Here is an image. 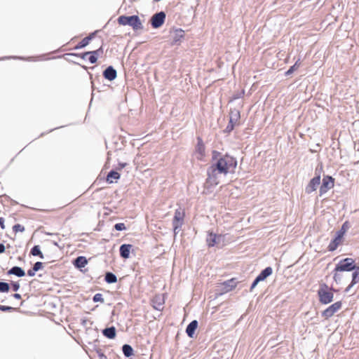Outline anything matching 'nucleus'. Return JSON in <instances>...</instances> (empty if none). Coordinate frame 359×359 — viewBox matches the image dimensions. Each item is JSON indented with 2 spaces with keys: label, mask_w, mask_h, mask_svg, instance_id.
Returning a JSON list of instances; mask_svg holds the SVG:
<instances>
[{
  "label": "nucleus",
  "mask_w": 359,
  "mask_h": 359,
  "mask_svg": "<svg viewBox=\"0 0 359 359\" xmlns=\"http://www.w3.org/2000/svg\"><path fill=\"white\" fill-rule=\"evenodd\" d=\"M212 159L216 168L223 172L226 176L228 173H233L237 166V160L229 154L222 155L219 152L214 151L212 152Z\"/></svg>",
  "instance_id": "f257e3e1"
},
{
  "label": "nucleus",
  "mask_w": 359,
  "mask_h": 359,
  "mask_svg": "<svg viewBox=\"0 0 359 359\" xmlns=\"http://www.w3.org/2000/svg\"><path fill=\"white\" fill-rule=\"evenodd\" d=\"M335 271L340 272L352 271L351 277H353L354 280H356L359 277V266L353 258L346 257L340 259L335 264Z\"/></svg>",
  "instance_id": "f03ea898"
},
{
  "label": "nucleus",
  "mask_w": 359,
  "mask_h": 359,
  "mask_svg": "<svg viewBox=\"0 0 359 359\" xmlns=\"http://www.w3.org/2000/svg\"><path fill=\"white\" fill-rule=\"evenodd\" d=\"M336 290L333 287H329L325 283H321L317 291L318 301L321 304L327 305L334 300V292Z\"/></svg>",
  "instance_id": "7ed1b4c3"
},
{
  "label": "nucleus",
  "mask_w": 359,
  "mask_h": 359,
  "mask_svg": "<svg viewBox=\"0 0 359 359\" xmlns=\"http://www.w3.org/2000/svg\"><path fill=\"white\" fill-rule=\"evenodd\" d=\"M118 22L121 25H129L132 27L134 30L143 29L142 23L137 15H121L118 18Z\"/></svg>",
  "instance_id": "20e7f679"
},
{
  "label": "nucleus",
  "mask_w": 359,
  "mask_h": 359,
  "mask_svg": "<svg viewBox=\"0 0 359 359\" xmlns=\"http://www.w3.org/2000/svg\"><path fill=\"white\" fill-rule=\"evenodd\" d=\"M208 178L206 183L210 186H216L219 183L220 176L223 175L222 172L216 168L215 163H212L207 170Z\"/></svg>",
  "instance_id": "39448f33"
},
{
  "label": "nucleus",
  "mask_w": 359,
  "mask_h": 359,
  "mask_svg": "<svg viewBox=\"0 0 359 359\" xmlns=\"http://www.w3.org/2000/svg\"><path fill=\"white\" fill-rule=\"evenodd\" d=\"M238 283V281L236 278L226 280L220 284V286L219 287V288L217 290L218 292H217V294L218 295H222L224 293H227L233 290L237 286Z\"/></svg>",
  "instance_id": "423d86ee"
},
{
  "label": "nucleus",
  "mask_w": 359,
  "mask_h": 359,
  "mask_svg": "<svg viewBox=\"0 0 359 359\" xmlns=\"http://www.w3.org/2000/svg\"><path fill=\"white\" fill-rule=\"evenodd\" d=\"M226 235L216 234L212 232L208 233L206 241L208 247H214L215 245H225Z\"/></svg>",
  "instance_id": "0eeeda50"
},
{
  "label": "nucleus",
  "mask_w": 359,
  "mask_h": 359,
  "mask_svg": "<svg viewBox=\"0 0 359 359\" xmlns=\"http://www.w3.org/2000/svg\"><path fill=\"white\" fill-rule=\"evenodd\" d=\"M91 259H87L86 257L80 255L72 260V264L74 267L82 273L88 271L87 269H85L86 266L88 265L89 260Z\"/></svg>",
  "instance_id": "6e6552de"
},
{
  "label": "nucleus",
  "mask_w": 359,
  "mask_h": 359,
  "mask_svg": "<svg viewBox=\"0 0 359 359\" xmlns=\"http://www.w3.org/2000/svg\"><path fill=\"white\" fill-rule=\"evenodd\" d=\"M342 306L341 301H337L327 307L321 312V316L325 319H328L334 316Z\"/></svg>",
  "instance_id": "1a4fd4ad"
},
{
  "label": "nucleus",
  "mask_w": 359,
  "mask_h": 359,
  "mask_svg": "<svg viewBox=\"0 0 359 359\" xmlns=\"http://www.w3.org/2000/svg\"><path fill=\"white\" fill-rule=\"evenodd\" d=\"M334 180L332 177L328 175L324 176L323 178L322 184L320 187V196H322L325 193H327L328 190L332 189L334 187Z\"/></svg>",
  "instance_id": "9d476101"
},
{
  "label": "nucleus",
  "mask_w": 359,
  "mask_h": 359,
  "mask_svg": "<svg viewBox=\"0 0 359 359\" xmlns=\"http://www.w3.org/2000/svg\"><path fill=\"white\" fill-rule=\"evenodd\" d=\"M348 229V222H346L343 224L341 229L336 232V236L334 238L328 247H332V245H334V247H337L340 244L341 238L344 236Z\"/></svg>",
  "instance_id": "9b49d317"
},
{
  "label": "nucleus",
  "mask_w": 359,
  "mask_h": 359,
  "mask_svg": "<svg viewBox=\"0 0 359 359\" xmlns=\"http://www.w3.org/2000/svg\"><path fill=\"white\" fill-rule=\"evenodd\" d=\"M165 16L163 11L155 13L150 20L152 27L156 29L162 26L165 22Z\"/></svg>",
  "instance_id": "f8f14e48"
},
{
  "label": "nucleus",
  "mask_w": 359,
  "mask_h": 359,
  "mask_svg": "<svg viewBox=\"0 0 359 359\" xmlns=\"http://www.w3.org/2000/svg\"><path fill=\"white\" fill-rule=\"evenodd\" d=\"M198 327V322L197 320H193L187 325L185 332L189 338H194Z\"/></svg>",
  "instance_id": "ddd939ff"
},
{
  "label": "nucleus",
  "mask_w": 359,
  "mask_h": 359,
  "mask_svg": "<svg viewBox=\"0 0 359 359\" xmlns=\"http://www.w3.org/2000/svg\"><path fill=\"white\" fill-rule=\"evenodd\" d=\"M320 175L314 177L313 179L311 180L309 184L306 186V187L305 189L306 193L311 194V192L316 191L317 187L320 184Z\"/></svg>",
  "instance_id": "4468645a"
},
{
  "label": "nucleus",
  "mask_w": 359,
  "mask_h": 359,
  "mask_svg": "<svg viewBox=\"0 0 359 359\" xmlns=\"http://www.w3.org/2000/svg\"><path fill=\"white\" fill-rule=\"evenodd\" d=\"M8 276H15L18 278H22L26 275L25 271L20 266H14L6 272Z\"/></svg>",
  "instance_id": "2eb2a0df"
},
{
  "label": "nucleus",
  "mask_w": 359,
  "mask_h": 359,
  "mask_svg": "<svg viewBox=\"0 0 359 359\" xmlns=\"http://www.w3.org/2000/svg\"><path fill=\"white\" fill-rule=\"evenodd\" d=\"M102 334L104 337L109 339H114L116 337V329L114 325L106 327L102 330Z\"/></svg>",
  "instance_id": "dca6fc26"
},
{
  "label": "nucleus",
  "mask_w": 359,
  "mask_h": 359,
  "mask_svg": "<svg viewBox=\"0 0 359 359\" xmlns=\"http://www.w3.org/2000/svg\"><path fill=\"white\" fill-rule=\"evenodd\" d=\"M184 217V213L182 212L180 210H177L175 212L174 220H173V226L175 231L181 226L182 224V220Z\"/></svg>",
  "instance_id": "f3484780"
},
{
  "label": "nucleus",
  "mask_w": 359,
  "mask_h": 359,
  "mask_svg": "<svg viewBox=\"0 0 359 359\" xmlns=\"http://www.w3.org/2000/svg\"><path fill=\"white\" fill-rule=\"evenodd\" d=\"M103 76L106 79L113 81L116 78L117 73L112 66H109L103 72Z\"/></svg>",
  "instance_id": "a211bd4d"
},
{
  "label": "nucleus",
  "mask_w": 359,
  "mask_h": 359,
  "mask_svg": "<svg viewBox=\"0 0 359 359\" xmlns=\"http://www.w3.org/2000/svg\"><path fill=\"white\" fill-rule=\"evenodd\" d=\"M44 268V263L41 262H36L34 263L32 267L27 270V274L29 277L35 276L36 273Z\"/></svg>",
  "instance_id": "6ab92c4d"
},
{
  "label": "nucleus",
  "mask_w": 359,
  "mask_h": 359,
  "mask_svg": "<svg viewBox=\"0 0 359 359\" xmlns=\"http://www.w3.org/2000/svg\"><path fill=\"white\" fill-rule=\"evenodd\" d=\"M165 303L164 298L161 296H155L152 299V306L155 310L161 311Z\"/></svg>",
  "instance_id": "aec40b11"
},
{
  "label": "nucleus",
  "mask_w": 359,
  "mask_h": 359,
  "mask_svg": "<svg viewBox=\"0 0 359 359\" xmlns=\"http://www.w3.org/2000/svg\"><path fill=\"white\" fill-rule=\"evenodd\" d=\"M196 153L198 155L197 158L202 159L205 156V145L201 137H198V144L196 147Z\"/></svg>",
  "instance_id": "412c9836"
},
{
  "label": "nucleus",
  "mask_w": 359,
  "mask_h": 359,
  "mask_svg": "<svg viewBox=\"0 0 359 359\" xmlns=\"http://www.w3.org/2000/svg\"><path fill=\"white\" fill-rule=\"evenodd\" d=\"M170 33L172 39V42L174 43H177L180 42L181 39L184 37V32L181 29H176Z\"/></svg>",
  "instance_id": "4be33fe9"
},
{
  "label": "nucleus",
  "mask_w": 359,
  "mask_h": 359,
  "mask_svg": "<svg viewBox=\"0 0 359 359\" xmlns=\"http://www.w3.org/2000/svg\"><path fill=\"white\" fill-rule=\"evenodd\" d=\"M121 350L123 355L126 358H130L135 355V351L133 348L128 344H124L121 347Z\"/></svg>",
  "instance_id": "5701e85b"
},
{
  "label": "nucleus",
  "mask_w": 359,
  "mask_h": 359,
  "mask_svg": "<svg viewBox=\"0 0 359 359\" xmlns=\"http://www.w3.org/2000/svg\"><path fill=\"white\" fill-rule=\"evenodd\" d=\"M117 276L115 273L111 271H107L104 274V281L107 284H113L117 282Z\"/></svg>",
  "instance_id": "b1692460"
},
{
  "label": "nucleus",
  "mask_w": 359,
  "mask_h": 359,
  "mask_svg": "<svg viewBox=\"0 0 359 359\" xmlns=\"http://www.w3.org/2000/svg\"><path fill=\"white\" fill-rule=\"evenodd\" d=\"M240 118V112L238 110H232L230 113V123H231V128H233L234 124L236 123V122L238 121Z\"/></svg>",
  "instance_id": "393cba45"
},
{
  "label": "nucleus",
  "mask_w": 359,
  "mask_h": 359,
  "mask_svg": "<svg viewBox=\"0 0 359 359\" xmlns=\"http://www.w3.org/2000/svg\"><path fill=\"white\" fill-rule=\"evenodd\" d=\"M94 33L90 34L89 36L83 38L75 47V49H80L86 47L90 42V41L93 38Z\"/></svg>",
  "instance_id": "a878e982"
},
{
  "label": "nucleus",
  "mask_w": 359,
  "mask_h": 359,
  "mask_svg": "<svg viewBox=\"0 0 359 359\" xmlns=\"http://www.w3.org/2000/svg\"><path fill=\"white\" fill-rule=\"evenodd\" d=\"M120 256L126 259L130 257V253L134 254V248H119Z\"/></svg>",
  "instance_id": "bb28decb"
},
{
  "label": "nucleus",
  "mask_w": 359,
  "mask_h": 359,
  "mask_svg": "<svg viewBox=\"0 0 359 359\" xmlns=\"http://www.w3.org/2000/svg\"><path fill=\"white\" fill-rule=\"evenodd\" d=\"M273 273V269L271 266H266L264 269H262L259 274L265 280L269 276H270Z\"/></svg>",
  "instance_id": "cd10ccee"
},
{
  "label": "nucleus",
  "mask_w": 359,
  "mask_h": 359,
  "mask_svg": "<svg viewBox=\"0 0 359 359\" xmlns=\"http://www.w3.org/2000/svg\"><path fill=\"white\" fill-rule=\"evenodd\" d=\"M120 178V174L115 171V170H111L107 177V180L109 183H113V180H118Z\"/></svg>",
  "instance_id": "c85d7f7f"
},
{
  "label": "nucleus",
  "mask_w": 359,
  "mask_h": 359,
  "mask_svg": "<svg viewBox=\"0 0 359 359\" xmlns=\"http://www.w3.org/2000/svg\"><path fill=\"white\" fill-rule=\"evenodd\" d=\"M10 284L6 281H0V292L8 293L10 291Z\"/></svg>",
  "instance_id": "c756f323"
},
{
  "label": "nucleus",
  "mask_w": 359,
  "mask_h": 359,
  "mask_svg": "<svg viewBox=\"0 0 359 359\" xmlns=\"http://www.w3.org/2000/svg\"><path fill=\"white\" fill-rule=\"evenodd\" d=\"M300 60L298 59L294 65L291 66L290 69L285 72V76H289L292 74L294 71H296L300 66Z\"/></svg>",
  "instance_id": "7c9ffc66"
},
{
  "label": "nucleus",
  "mask_w": 359,
  "mask_h": 359,
  "mask_svg": "<svg viewBox=\"0 0 359 359\" xmlns=\"http://www.w3.org/2000/svg\"><path fill=\"white\" fill-rule=\"evenodd\" d=\"M41 248H31L30 255L34 257H39L41 259H44V255L41 250Z\"/></svg>",
  "instance_id": "2f4dec72"
},
{
  "label": "nucleus",
  "mask_w": 359,
  "mask_h": 359,
  "mask_svg": "<svg viewBox=\"0 0 359 359\" xmlns=\"http://www.w3.org/2000/svg\"><path fill=\"white\" fill-rule=\"evenodd\" d=\"M332 273H333V279L335 281V283L337 285L340 284L342 279V275L339 273L340 271H336L334 268Z\"/></svg>",
  "instance_id": "473e14b6"
},
{
  "label": "nucleus",
  "mask_w": 359,
  "mask_h": 359,
  "mask_svg": "<svg viewBox=\"0 0 359 359\" xmlns=\"http://www.w3.org/2000/svg\"><path fill=\"white\" fill-rule=\"evenodd\" d=\"M0 311L3 312L18 311L19 309L11 306L0 305Z\"/></svg>",
  "instance_id": "72a5a7b5"
},
{
  "label": "nucleus",
  "mask_w": 359,
  "mask_h": 359,
  "mask_svg": "<svg viewBox=\"0 0 359 359\" xmlns=\"http://www.w3.org/2000/svg\"><path fill=\"white\" fill-rule=\"evenodd\" d=\"M93 301L95 303H97V302H100L102 304L104 303V299L102 294H101V293L95 294L93 297Z\"/></svg>",
  "instance_id": "f704fd0d"
},
{
  "label": "nucleus",
  "mask_w": 359,
  "mask_h": 359,
  "mask_svg": "<svg viewBox=\"0 0 359 359\" xmlns=\"http://www.w3.org/2000/svg\"><path fill=\"white\" fill-rule=\"evenodd\" d=\"M19 282H20L19 280L18 281H13V280L11 281V283L9 284H10L11 288L12 289L13 291L18 292L20 290V284Z\"/></svg>",
  "instance_id": "c9c22d12"
},
{
  "label": "nucleus",
  "mask_w": 359,
  "mask_h": 359,
  "mask_svg": "<svg viewBox=\"0 0 359 359\" xmlns=\"http://www.w3.org/2000/svg\"><path fill=\"white\" fill-rule=\"evenodd\" d=\"M13 229L15 232H22L25 228L21 224H17L13 226Z\"/></svg>",
  "instance_id": "e433bc0d"
},
{
  "label": "nucleus",
  "mask_w": 359,
  "mask_h": 359,
  "mask_svg": "<svg viewBox=\"0 0 359 359\" xmlns=\"http://www.w3.org/2000/svg\"><path fill=\"white\" fill-rule=\"evenodd\" d=\"M90 53H93L95 57L97 58L99 56H100L103 53V49L102 47L99 48L98 49L90 51Z\"/></svg>",
  "instance_id": "4c0bfd02"
},
{
  "label": "nucleus",
  "mask_w": 359,
  "mask_h": 359,
  "mask_svg": "<svg viewBox=\"0 0 359 359\" xmlns=\"http://www.w3.org/2000/svg\"><path fill=\"white\" fill-rule=\"evenodd\" d=\"M95 351L97 354V356L99 357L100 359H107V356L104 355V353L102 352V351L97 348L95 349Z\"/></svg>",
  "instance_id": "58836bf2"
},
{
  "label": "nucleus",
  "mask_w": 359,
  "mask_h": 359,
  "mask_svg": "<svg viewBox=\"0 0 359 359\" xmlns=\"http://www.w3.org/2000/svg\"><path fill=\"white\" fill-rule=\"evenodd\" d=\"M114 228L117 231H123L126 229V226L123 223H117L115 224Z\"/></svg>",
  "instance_id": "ea45409f"
},
{
  "label": "nucleus",
  "mask_w": 359,
  "mask_h": 359,
  "mask_svg": "<svg viewBox=\"0 0 359 359\" xmlns=\"http://www.w3.org/2000/svg\"><path fill=\"white\" fill-rule=\"evenodd\" d=\"M88 60L91 64H94L97 62V58L93 53H90Z\"/></svg>",
  "instance_id": "a19ab883"
},
{
  "label": "nucleus",
  "mask_w": 359,
  "mask_h": 359,
  "mask_svg": "<svg viewBox=\"0 0 359 359\" xmlns=\"http://www.w3.org/2000/svg\"><path fill=\"white\" fill-rule=\"evenodd\" d=\"M258 283H259L257 282V280L254 279L252 283H251V285H250V291L252 292L257 287Z\"/></svg>",
  "instance_id": "79ce46f5"
},
{
  "label": "nucleus",
  "mask_w": 359,
  "mask_h": 359,
  "mask_svg": "<svg viewBox=\"0 0 359 359\" xmlns=\"http://www.w3.org/2000/svg\"><path fill=\"white\" fill-rule=\"evenodd\" d=\"M25 253H26V250H24L23 253H22V256H18V260H19L20 262H25Z\"/></svg>",
  "instance_id": "37998d69"
},
{
  "label": "nucleus",
  "mask_w": 359,
  "mask_h": 359,
  "mask_svg": "<svg viewBox=\"0 0 359 359\" xmlns=\"http://www.w3.org/2000/svg\"><path fill=\"white\" fill-rule=\"evenodd\" d=\"M90 52H86L81 54V58L83 60H86L88 57V55H90Z\"/></svg>",
  "instance_id": "c03bdc74"
},
{
  "label": "nucleus",
  "mask_w": 359,
  "mask_h": 359,
  "mask_svg": "<svg viewBox=\"0 0 359 359\" xmlns=\"http://www.w3.org/2000/svg\"><path fill=\"white\" fill-rule=\"evenodd\" d=\"M11 296L16 299H20L22 298L21 294L19 293H17L16 292H15V293L13 294Z\"/></svg>",
  "instance_id": "a18cd8bd"
},
{
  "label": "nucleus",
  "mask_w": 359,
  "mask_h": 359,
  "mask_svg": "<svg viewBox=\"0 0 359 359\" xmlns=\"http://www.w3.org/2000/svg\"><path fill=\"white\" fill-rule=\"evenodd\" d=\"M255 280H257L258 283L262 282V281H264V280L263 279V278H262V276H260V274H258V275L255 277Z\"/></svg>",
  "instance_id": "49530a36"
},
{
  "label": "nucleus",
  "mask_w": 359,
  "mask_h": 359,
  "mask_svg": "<svg viewBox=\"0 0 359 359\" xmlns=\"http://www.w3.org/2000/svg\"><path fill=\"white\" fill-rule=\"evenodd\" d=\"M81 325H83V326H86V323H87V322H88V319H86V318H82V319L81 320Z\"/></svg>",
  "instance_id": "de8ad7c7"
},
{
  "label": "nucleus",
  "mask_w": 359,
  "mask_h": 359,
  "mask_svg": "<svg viewBox=\"0 0 359 359\" xmlns=\"http://www.w3.org/2000/svg\"><path fill=\"white\" fill-rule=\"evenodd\" d=\"M0 226L2 229H4V219L2 217L0 218Z\"/></svg>",
  "instance_id": "09e8293b"
},
{
  "label": "nucleus",
  "mask_w": 359,
  "mask_h": 359,
  "mask_svg": "<svg viewBox=\"0 0 359 359\" xmlns=\"http://www.w3.org/2000/svg\"><path fill=\"white\" fill-rule=\"evenodd\" d=\"M120 247H133L130 244H122Z\"/></svg>",
  "instance_id": "8fccbe9b"
},
{
  "label": "nucleus",
  "mask_w": 359,
  "mask_h": 359,
  "mask_svg": "<svg viewBox=\"0 0 359 359\" xmlns=\"http://www.w3.org/2000/svg\"><path fill=\"white\" fill-rule=\"evenodd\" d=\"M126 163H120L119 164V166H120V168L122 169L125 166H126Z\"/></svg>",
  "instance_id": "3c124183"
},
{
  "label": "nucleus",
  "mask_w": 359,
  "mask_h": 359,
  "mask_svg": "<svg viewBox=\"0 0 359 359\" xmlns=\"http://www.w3.org/2000/svg\"><path fill=\"white\" fill-rule=\"evenodd\" d=\"M6 248H0V254H2L6 252Z\"/></svg>",
  "instance_id": "603ef678"
},
{
  "label": "nucleus",
  "mask_w": 359,
  "mask_h": 359,
  "mask_svg": "<svg viewBox=\"0 0 359 359\" xmlns=\"http://www.w3.org/2000/svg\"><path fill=\"white\" fill-rule=\"evenodd\" d=\"M328 249H329V251L333 252L335 250H337V248H328Z\"/></svg>",
  "instance_id": "864d4df0"
},
{
  "label": "nucleus",
  "mask_w": 359,
  "mask_h": 359,
  "mask_svg": "<svg viewBox=\"0 0 359 359\" xmlns=\"http://www.w3.org/2000/svg\"><path fill=\"white\" fill-rule=\"evenodd\" d=\"M228 130H232L231 128V123H229V124L227 126V128H226Z\"/></svg>",
  "instance_id": "5fc2aeb1"
},
{
  "label": "nucleus",
  "mask_w": 359,
  "mask_h": 359,
  "mask_svg": "<svg viewBox=\"0 0 359 359\" xmlns=\"http://www.w3.org/2000/svg\"><path fill=\"white\" fill-rule=\"evenodd\" d=\"M18 250H15V252H13V255H15V253H18Z\"/></svg>",
  "instance_id": "6e6d98bb"
},
{
  "label": "nucleus",
  "mask_w": 359,
  "mask_h": 359,
  "mask_svg": "<svg viewBox=\"0 0 359 359\" xmlns=\"http://www.w3.org/2000/svg\"><path fill=\"white\" fill-rule=\"evenodd\" d=\"M1 247H5L3 243H0V248H1Z\"/></svg>",
  "instance_id": "4d7b16f0"
},
{
  "label": "nucleus",
  "mask_w": 359,
  "mask_h": 359,
  "mask_svg": "<svg viewBox=\"0 0 359 359\" xmlns=\"http://www.w3.org/2000/svg\"><path fill=\"white\" fill-rule=\"evenodd\" d=\"M179 339V333L176 335V339Z\"/></svg>",
  "instance_id": "13d9d810"
},
{
  "label": "nucleus",
  "mask_w": 359,
  "mask_h": 359,
  "mask_svg": "<svg viewBox=\"0 0 359 359\" xmlns=\"http://www.w3.org/2000/svg\"><path fill=\"white\" fill-rule=\"evenodd\" d=\"M4 58H1V60H3Z\"/></svg>",
  "instance_id": "bf43d9fd"
}]
</instances>
